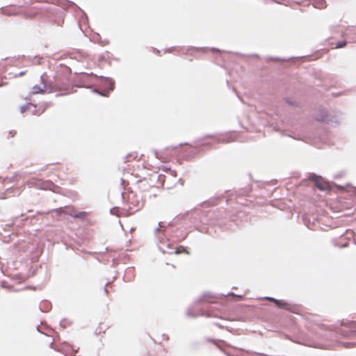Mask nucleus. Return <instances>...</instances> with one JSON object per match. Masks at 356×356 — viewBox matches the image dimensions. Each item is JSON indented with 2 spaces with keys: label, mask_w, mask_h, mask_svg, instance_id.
<instances>
[{
  "label": "nucleus",
  "mask_w": 356,
  "mask_h": 356,
  "mask_svg": "<svg viewBox=\"0 0 356 356\" xmlns=\"http://www.w3.org/2000/svg\"><path fill=\"white\" fill-rule=\"evenodd\" d=\"M16 8L15 7H10L8 8H6L3 10L4 13L8 15H15V10Z\"/></svg>",
  "instance_id": "obj_11"
},
{
  "label": "nucleus",
  "mask_w": 356,
  "mask_h": 356,
  "mask_svg": "<svg viewBox=\"0 0 356 356\" xmlns=\"http://www.w3.org/2000/svg\"><path fill=\"white\" fill-rule=\"evenodd\" d=\"M315 6L318 8H323L325 7V2L324 0H316Z\"/></svg>",
  "instance_id": "obj_12"
},
{
  "label": "nucleus",
  "mask_w": 356,
  "mask_h": 356,
  "mask_svg": "<svg viewBox=\"0 0 356 356\" xmlns=\"http://www.w3.org/2000/svg\"><path fill=\"white\" fill-rule=\"evenodd\" d=\"M72 217L75 218H85L87 216V213L85 211H81L77 213L73 214L72 213H70Z\"/></svg>",
  "instance_id": "obj_9"
},
{
  "label": "nucleus",
  "mask_w": 356,
  "mask_h": 356,
  "mask_svg": "<svg viewBox=\"0 0 356 356\" xmlns=\"http://www.w3.org/2000/svg\"><path fill=\"white\" fill-rule=\"evenodd\" d=\"M69 84V78L68 76L65 77L64 79H60L59 75L58 74L55 78V82L54 85L51 86V92H63L62 94H69L67 86Z\"/></svg>",
  "instance_id": "obj_1"
},
{
  "label": "nucleus",
  "mask_w": 356,
  "mask_h": 356,
  "mask_svg": "<svg viewBox=\"0 0 356 356\" xmlns=\"http://www.w3.org/2000/svg\"><path fill=\"white\" fill-rule=\"evenodd\" d=\"M141 156H139L137 152H131L126 157V161L127 162H131L132 161H139L141 159Z\"/></svg>",
  "instance_id": "obj_7"
},
{
  "label": "nucleus",
  "mask_w": 356,
  "mask_h": 356,
  "mask_svg": "<svg viewBox=\"0 0 356 356\" xmlns=\"http://www.w3.org/2000/svg\"><path fill=\"white\" fill-rule=\"evenodd\" d=\"M139 207L140 202L139 201H137V203L134 207L129 205L127 209L123 208L121 209H119L118 208H113L111 210V213L113 214H116L118 216H129L131 215H133L136 211H138L139 209Z\"/></svg>",
  "instance_id": "obj_2"
},
{
  "label": "nucleus",
  "mask_w": 356,
  "mask_h": 356,
  "mask_svg": "<svg viewBox=\"0 0 356 356\" xmlns=\"http://www.w3.org/2000/svg\"><path fill=\"white\" fill-rule=\"evenodd\" d=\"M24 74H25V72H20V73H19V75H20V76H22V75H24Z\"/></svg>",
  "instance_id": "obj_16"
},
{
  "label": "nucleus",
  "mask_w": 356,
  "mask_h": 356,
  "mask_svg": "<svg viewBox=\"0 0 356 356\" xmlns=\"http://www.w3.org/2000/svg\"><path fill=\"white\" fill-rule=\"evenodd\" d=\"M175 253L176 254H181V253L188 254L189 252L188 250H186V249L184 246L180 245L176 248Z\"/></svg>",
  "instance_id": "obj_10"
},
{
  "label": "nucleus",
  "mask_w": 356,
  "mask_h": 356,
  "mask_svg": "<svg viewBox=\"0 0 356 356\" xmlns=\"http://www.w3.org/2000/svg\"><path fill=\"white\" fill-rule=\"evenodd\" d=\"M347 42L346 40H343V41H341V42H339L336 44L334 48L335 49H339V48H343L346 45Z\"/></svg>",
  "instance_id": "obj_13"
},
{
  "label": "nucleus",
  "mask_w": 356,
  "mask_h": 356,
  "mask_svg": "<svg viewBox=\"0 0 356 356\" xmlns=\"http://www.w3.org/2000/svg\"><path fill=\"white\" fill-rule=\"evenodd\" d=\"M45 10L42 8H32L24 13L25 18L29 19H41L44 16Z\"/></svg>",
  "instance_id": "obj_3"
},
{
  "label": "nucleus",
  "mask_w": 356,
  "mask_h": 356,
  "mask_svg": "<svg viewBox=\"0 0 356 356\" xmlns=\"http://www.w3.org/2000/svg\"><path fill=\"white\" fill-rule=\"evenodd\" d=\"M65 356H66V355H65Z\"/></svg>",
  "instance_id": "obj_17"
},
{
  "label": "nucleus",
  "mask_w": 356,
  "mask_h": 356,
  "mask_svg": "<svg viewBox=\"0 0 356 356\" xmlns=\"http://www.w3.org/2000/svg\"><path fill=\"white\" fill-rule=\"evenodd\" d=\"M29 108V106L26 105V106H22L21 108H20V111L22 113H24L26 110H28Z\"/></svg>",
  "instance_id": "obj_15"
},
{
  "label": "nucleus",
  "mask_w": 356,
  "mask_h": 356,
  "mask_svg": "<svg viewBox=\"0 0 356 356\" xmlns=\"http://www.w3.org/2000/svg\"><path fill=\"white\" fill-rule=\"evenodd\" d=\"M29 184L44 190L51 189V186H53L52 182L49 181H42L37 178H32L29 181Z\"/></svg>",
  "instance_id": "obj_5"
},
{
  "label": "nucleus",
  "mask_w": 356,
  "mask_h": 356,
  "mask_svg": "<svg viewBox=\"0 0 356 356\" xmlns=\"http://www.w3.org/2000/svg\"><path fill=\"white\" fill-rule=\"evenodd\" d=\"M154 154H155L156 158V159H159V160H161L162 162H163V163L167 162V160H166L165 159H164V158H163V157L160 156L159 155V154H158V152H154Z\"/></svg>",
  "instance_id": "obj_14"
},
{
  "label": "nucleus",
  "mask_w": 356,
  "mask_h": 356,
  "mask_svg": "<svg viewBox=\"0 0 356 356\" xmlns=\"http://www.w3.org/2000/svg\"><path fill=\"white\" fill-rule=\"evenodd\" d=\"M61 351L66 353H76L72 346L67 343H63L61 347Z\"/></svg>",
  "instance_id": "obj_8"
},
{
  "label": "nucleus",
  "mask_w": 356,
  "mask_h": 356,
  "mask_svg": "<svg viewBox=\"0 0 356 356\" xmlns=\"http://www.w3.org/2000/svg\"><path fill=\"white\" fill-rule=\"evenodd\" d=\"M267 300L274 302L277 307L288 309V304L282 300H278L273 298H267Z\"/></svg>",
  "instance_id": "obj_6"
},
{
  "label": "nucleus",
  "mask_w": 356,
  "mask_h": 356,
  "mask_svg": "<svg viewBox=\"0 0 356 356\" xmlns=\"http://www.w3.org/2000/svg\"><path fill=\"white\" fill-rule=\"evenodd\" d=\"M316 186L321 191H328L330 189L329 183L320 176L314 175L311 177Z\"/></svg>",
  "instance_id": "obj_4"
}]
</instances>
